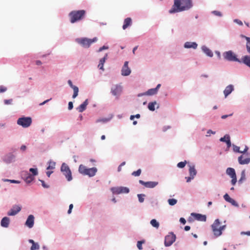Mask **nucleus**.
<instances>
[{
    "label": "nucleus",
    "mask_w": 250,
    "mask_h": 250,
    "mask_svg": "<svg viewBox=\"0 0 250 250\" xmlns=\"http://www.w3.org/2000/svg\"><path fill=\"white\" fill-rule=\"evenodd\" d=\"M192 0H174V3L169 10L170 14H175L188 10L193 7Z\"/></svg>",
    "instance_id": "1"
},
{
    "label": "nucleus",
    "mask_w": 250,
    "mask_h": 250,
    "mask_svg": "<svg viewBox=\"0 0 250 250\" xmlns=\"http://www.w3.org/2000/svg\"><path fill=\"white\" fill-rule=\"evenodd\" d=\"M224 59L229 62H237L243 63L250 68V57L249 55H245L239 59L237 55L232 50L225 51L223 53Z\"/></svg>",
    "instance_id": "2"
},
{
    "label": "nucleus",
    "mask_w": 250,
    "mask_h": 250,
    "mask_svg": "<svg viewBox=\"0 0 250 250\" xmlns=\"http://www.w3.org/2000/svg\"><path fill=\"white\" fill-rule=\"evenodd\" d=\"M86 16L85 10H73L71 11L68 17L70 18V21L71 23H74L83 19Z\"/></svg>",
    "instance_id": "3"
},
{
    "label": "nucleus",
    "mask_w": 250,
    "mask_h": 250,
    "mask_svg": "<svg viewBox=\"0 0 250 250\" xmlns=\"http://www.w3.org/2000/svg\"><path fill=\"white\" fill-rule=\"evenodd\" d=\"M97 168L96 167L88 168L86 166L81 164L79 166L78 168L79 172L83 175H87L89 177L94 176L97 172Z\"/></svg>",
    "instance_id": "4"
},
{
    "label": "nucleus",
    "mask_w": 250,
    "mask_h": 250,
    "mask_svg": "<svg viewBox=\"0 0 250 250\" xmlns=\"http://www.w3.org/2000/svg\"><path fill=\"white\" fill-rule=\"evenodd\" d=\"M221 224V222L219 219H216L213 223L211 225V229L213 232L215 237H218L222 234V231L225 230L227 227L226 225L220 226L219 228L217 227Z\"/></svg>",
    "instance_id": "5"
},
{
    "label": "nucleus",
    "mask_w": 250,
    "mask_h": 250,
    "mask_svg": "<svg viewBox=\"0 0 250 250\" xmlns=\"http://www.w3.org/2000/svg\"><path fill=\"white\" fill-rule=\"evenodd\" d=\"M98 41L97 37H94L92 39H89L86 37L79 38L75 39L76 42L80 44L82 47L85 48H89L91 44L96 42Z\"/></svg>",
    "instance_id": "6"
},
{
    "label": "nucleus",
    "mask_w": 250,
    "mask_h": 250,
    "mask_svg": "<svg viewBox=\"0 0 250 250\" xmlns=\"http://www.w3.org/2000/svg\"><path fill=\"white\" fill-rule=\"evenodd\" d=\"M249 147L245 146V148L243 151H241L242 155H240L238 158V161L240 165H247L250 162V153L248 152Z\"/></svg>",
    "instance_id": "7"
},
{
    "label": "nucleus",
    "mask_w": 250,
    "mask_h": 250,
    "mask_svg": "<svg viewBox=\"0 0 250 250\" xmlns=\"http://www.w3.org/2000/svg\"><path fill=\"white\" fill-rule=\"evenodd\" d=\"M32 120L30 117L22 116L20 117L17 121V124L23 128H27L31 125Z\"/></svg>",
    "instance_id": "8"
},
{
    "label": "nucleus",
    "mask_w": 250,
    "mask_h": 250,
    "mask_svg": "<svg viewBox=\"0 0 250 250\" xmlns=\"http://www.w3.org/2000/svg\"><path fill=\"white\" fill-rule=\"evenodd\" d=\"M61 171L62 173L68 181L69 182L72 180V172L69 166L65 163H63L62 164Z\"/></svg>",
    "instance_id": "9"
},
{
    "label": "nucleus",
    "mask_w": 250,
    "mask_h": 250,
    "mask_svg": "<svg viewBox=\"0 0 250 250\" xmlns=\"http://www.w3.org/2000/svg\"><path fill=\"white\" fill-rule=\"evenodd\" d=\"M176 236L173 232H169L165 237L164 245L166 247L171 246L175 241Z\"/></svg>",
    "instance_id": "10"
},
{
    "label": "nucleus",
    "mask_w": 250,
    "mask_h": 250,
    "mask_svg": "<svg viewBox=\"0 0 250 250\" xmlns=\"http://www.w3.org/2000/svg\"><path fill=\"white\" fill-rule=\"evenodd\" d=\"M110 189L113 194H127L130 191L128 188L122 186L112 187Z\"/></svg>",
    "instance_id": "11"
},
{
    "label": "nucleus",
    "mask_w": 250,
    "mask_h": 250,
    "mask_svg": "<svg viewBox=\"0 0 250 250\" xmlns=\"http://www.w3.org/2000/svg\"><path fill=\"white\" fill-rule=\"evenodd\" d=\"M16 155L13 152H8L1 157L2 161L6 164H10L15 162Z\"/></svg>",
    "instance_id": "12"
},
{
    "label": "nucleus",
    "mask_w": 250,
    "mask_h": 250,
    "mask_svg": "<svg viewBox=\"0 0 250 250\" xmlns=\"http://www.w3.org/2000/svg\"><path fill=\"white\" fill-rule=\"evenodd\" d=\"M21 208L22 207L20 205L15 204L7 212V214L8 216H15L21 210Z\"/></svg>",
    "instance_id": "13"
},
{
    "label": "nucleus",
    "mask_w": 250,
    "mask_h": 250,
    "mask_svg": "<svg viewBox=\"0 0 250 250\" xmlns=\"http://www.w3.org/2000/svg\"><path fill=\"white\" fill-rule=\"evenodd\" d=\"M21 178L27 184H30L35 179V178L32 177L31 174L27 171L22 172Z\"/></svg>",
    "instance_id": "14"
},
{
    "label": "nucleus",
    "mask_w": 250,
    "mask_h": 250,
    "mask_svg": "<svg viewBox=\"0 0 250 250\" xmlns=\"http://www.w3.org/2000/svg\"><path fill=\"white\" fill-rule=\"evenodd\" d=\"M139 183L141 185L144 186L146 188H154L156 186H157L158 185V182H155V181L145 182L142 180H140L139 181Z\"/></svg>",
    "instance_id": "15"
},
{
    "label": "nucleus",
    "mask_w": 250,
    "mask_h": 250,
    "mask_svg": "<svg viewBox=\"0 0 250 250\" xmlns=\"http://www.w3.org/2000/svg\"><path fill=\"white\" fill-rule=\"evenodd\" d=\"M191 216L193 217L195 220L197 221L206 222L207 220V216L206 215L192 212L191 213Z\"/></svg>",
    "instance_id": "16"
},
{
    "label": "nucleus",
    "mask_w": 250,
    "mask_h": 250,
    "mask_svg": "<svg viewBox=\"0 0 250 250\" xmlns=\"http://www.w3.org/2000/svg\"><path fill=\"white\" fill-rule=\"evenodd\" d=\"M34 220L35 217L34 215L32 214L29 215L26 219L25 225L29 229L33 228L34 225Z\"/></svg>",
    "instance_id": "17"
},
{
    "label": "nucleus",
    "mask_w": 250,
    "mask_h": 250,
    "mask_svg": "<svg viewBox=\"0 0 250 250\" xmlns=\"http://www.w3.org/2000/svg\"><path fill=\"white\" fill-rule=\"evenodd\" d=\"M223 198L226 202L231 204V205L235 207H239V206L238 203L235 200L231 198L227 193L224 195Z\"/></svg>",
    "instance_id": "18"
},
{
    "label": "nucleus",
    "mask_w": 250,
    "mask_h": 250,
    "mask_svg": "<svg viewBox=\"0 0 250 250\" xmlns=\"http://www.w3.org/2000/svg\"><path fill=\"white\" fill-rule=\"evenodd\" d=\"M219 141L221 142L225 143L228 148H229L231 146L230 137L229 134H226L223 137L220 138Z\"/></svg>",
    "instance_id": "19"
},
{
    "label": "nucleus",
    "mask_w": 250,
    "mask_h": 250,
    "mask_svg": "<svg viewBox=\"0 0 250 250\" xmlns=\"http://www.w3.org/2000/svg\"><path fill=\"white\" fill-rule=\"evenodd\" d=\"M234 90V85L232 84H229L225 88L223 93L225 98H227Z\"/></svg>",
    "instance_id": "20"
},
{
    "label": "nucleus",
    "mask_w": 250,
    "mask_h": 250,
    "mask_svg": "<svg viewBox=\"0 0 250 250\" xmlns=\"http://www.w3.org/2000/svg\"><path fill=\"white\" fill-rule=\"evenodd\" d=\"M88 99H86L82 104L76 108V110L79 112H83L86 109L87 105L88 104Z\"/></svg>",
    "instance_id": "21"
},
{
    "label": "nucleus",
    "mask_w": 250,
    "mask_h": 250,
    "mask_svg": "<svg viewBox=\"0 0 250 250\" xmlns=\"http://www.w3.org/2000/svg\"><path fill=\"white\" fill-rule=\"evenodd\" d=\"M198 44L196 42H187L184 44L185 48H193L196 49L197 48Z\"/></svg>",
    "instance_id": "22"
},
{
    "label": "nucleus",
    "mask_w": 250,
    "mask_h": 250,
    "mask_svg": "<svg viewBox=\"0 0 250 250\" xmlns=\"http://www.w3.org/2000/svg\"><path fill=\"white\" fill-rule=\"evenodd\" d=\"M10 224V218L8 217L5 216L3 217L0 221V226L5 228L9 227Z\"/></svg>",
    "instance_id": "23"
},
{
    "label": "nucleus",
    "mask_w": 250,
    "mask_h": 250,
    "mask_svg": "<svg viewBox=\"0 0 250 250\" xmlns=\"http://www.w3.org/2000/svg\"><path fill=\"white\" fill-rule=\"evenodd\" d=\"M202 51L208 57H212L213 56V53L212 51L206 45H203L201 47Z\"/></svg>",
    "instance_id": "24"
},
{
    "label": "nucleus",
    "mask_w": 250,
    "mask_h": 250,
    "mask_svg": "<svg viewBox=\"0 0 250 250\" xmlns=\"http://www.w3.org/2000/svg\"><path fill=\"white\" fill-rule=\"evenodd\" d=\"M157 105L156 108L158 109L160 106L156 101L150 102L147 104V108L151 111H154L155 110V105Z\"/></svg>",
    "instance_id": "25"
},
{
    "label": "nucleus",
    "mask_w": 250,
    "mask_h": 250,
    "mask_svg": "<svg viewBox=\"0 0 250 250\" xmlns=\"http://www.w3.org/2000/svg\"><path fill=\"white\" fill-rule=\"evenodd\" d=\"M107 54H105L104 57L100 60L99 63L98 64V67L99 69L102 70L103 71L104 70V65L106 60L107 59Z\"/></svg>",
    "instance_id": "26"
},
{
    "label": "nucleus",
    "mask_w": 250,
    "mask_h": 250,
    "mask_svg": "<svg viewBox=\"0 0 250 250\" xmlns=\"http://www.w3.org/2000/svg\"><path fill=\"white\" fill-rule=\"evenodd\" d=\"M132 24V19L130 18H125L124 20L122 28L124 30L126 29Z\"/></svg>",
    "instance_id": "27"
},
{
    "label": "nucleus",
    "mask_w": 250,
    "mask_h": 250,
    "mask_svg": "<svg viewBox=\"0 0 250 250\" xmlns=\"http://www.w3.org/2000/svg\"><path fill=\"white\" fill-rule=\"evenodd\" d=\"M122 87L120 85H116L115 87L111 89V93L114 95L116 96L122 91Z\"/></svg>",
    "instance_id": "28"
},
{
    "label": "nucleus",
    "mask_w": 250,
    "mask_h": 250,
    "mask_svg": "<svg viewBox=\"0 0 250 250\" xmlns=\"http://www.w3.org/2000/svg\"><path fill=\"white\" fill-rule=\"evenodd\" d=\"M226 174L230 177L236 176V172L234 168L232 167H228L226 169Z\"/></svg>",
    "instance_id": "29"
},
{
    "label": "nucleus",
    "mask_w": 250,
    "mask_h": 250,
    "mask_svg": "<svg viewBox=\"0 0 250 250\" xmlns=\"http://www.w3.org/2000/svg\"><path fill=\"white\" fill-rule=\"evenodd\" d=\"M189 176L194 178V177L197 174V170L195 169L194 165L190 166L189 165Z\"/></svg>",
    "instance_id": "30"
},
{
    "label": "nucleus",
    "mask_w": 250,
    "mask_h": 250,
    "mask_svg": "<svg viewBox=\"0 0 250 250\" xmlns=\"http://www.w3.org/2000/svg\"><path fill=\"white\" fill-rule=\"evenodd\" d=\"M47 167H46L47 170L53 169L55 168L56 162L50 160L47 162Z\"/></svg>",
    "instance_id": "31"
},
{
    "label": "nucleus",
    "mask_w": 250,
    "mask_h": 250,
    "mask_svg": "<svg viewBox=\"0 0 250 250\" xmlns=\"http://www.w3.org/2000/svg\"><path fill=\"white\" fill-rule=\"evenodd\" d=\"M131 72V69L129 68H122L121 70V74L124 76H129Z\"/></svg>",
    "instance_id": "32"
},
{
    "label": "nucleus",
    "mask_w": 250,
    "mask_h": 250,
    "mask_svg": "<svg viewBox=\"0 0 250 250\" xmlns=\"http://www.w3.org/2000/svg\"><path fill=\"white\" fill-rule=\"evenodd\" d=\"M111 118H112V117L99 118L96 120L95 123H98L101 122L103 124H105V123H107V122H109L111 120Z\"/></svg>",
    "instance_id": "33"
},
{
    "label": "nucleus",
    "mask_w": 250,
    "mask_h": 250,
    "mask_svg": "<svg viewBox=\"0 0 250 250\" xmlns=\"http://www.w3.org/2000/svg\"><path fill=\"white\" fill-rule=\"evenodd\" d=\"M29 173L32 177L35 178V176L38 174V170L37 168L31 167L29 168Z\"/></svg>",
    "instance_id": "34"
},
{
    "label": "nucleus",
    "mask_w": 250,
    "mask_h": 250,
    "mask_svg": "<svg viewBox=\"0 0 250 250\" xmlns=\"http://www.w3.org/2000/svg\"><path fill=\"white\" fill-rule=\"evenodd\" d=\"M245 170H243L241 173V178L239 179L238 183L239 185L242 184L244 181L246 180Z\"/></svg>",
    "instance_id": "35"
},
{
    "label": "nucleus",
    "mask_w": 250,
    "mask_h": 250,
    "mask_svg": "<svg viewBox=\"0 0 250 250\" xmlns=\"http://www.w3.org/2000/svg\"><path fill=\"white\" fill-rule=\"evenodd\" d=\"M150 224L153 227L156 229H158L160 226L159 222L155 219H152L151 220Z\"/></svg>",
    "instance_id": "36"
},
{
    "label": "nucleus",
    "mask_w": 250,
    "mask_h": 250,
    "mask_svg": "<svg viewBox=\"0 0 250 250\" xmlns=\"http://www.w3.org/2000/svg\"><path fill=\"white\" fill-rule=\"evenodd\" d=\"M158 92L156 91V89L155 88H150L148 89L146 91V93L148 96H152L157 94Z\"/></svg>",
    "instance_id": "37"
},
{
    "label": "nucleus",
    "mask_w": 250,
    "mask_h": 250,
    "mask_svg": "<svg viewBox=\"0 0 250 250\" xmlns=\"http://www.w3.org/2000/svg\"><path fill=\"white\" fill-rule=\"evenodd\" d=\"M242 37H244L247 41V43H246L247 50L248 53H250V37H247L246 36H242Z\"/></svg>",
    "instance_id": "38"
},
{
    "label": "nucleus",
    "mask_w": 250,
    "mask_h": 250,
    "mask_svg": "<svg viewBox=\"0 0 250 250\" xmlns=\"http://www.w3.org/2000/svg\"><path fill=\"white\" fill-rule=\"evenodd\" d=\"M71 88H72L73 89V91H74L73 92V94L72 95V98L75 99L78 95V93H79V87L77 86H76V85H74Z\"/></svg>",
    "instance_id": "39"
},
{
    "label": "nucleus",
    "mask_w": 250,
    "mask_h": 250,
    "mask_svg": "<svg viewBox=\"0 0 250 250\" xmlns=\"http://www.w3.org/2000/svg\"><path fill=\"white\" fill-rule=\"evenodd\" d=\"M167 202L169 206H173L177 203V200L174 198H170L167 200Z\"/></svg>",
    "instance_id": "40"
},
{
    "label": "nucleus",
    "mask_w": 250,
    "mask_h": 250,
    "mask_svg": "<svg viewBox=\"0 0 250 250\" xmlns=\"http://www.w3.org/2000/svg\"><path fill=\"white\" fill-rule=\"evenodd\" d=\"M187 163V162L186 160H185L184 161L180 162L177 164V167L178 168H183L185 167Z\"/></svg>",
    "instance_id": "41"
},
{
    "label": "nucleus",
    "mask_w": 250,
    "mask_h": 250,
    "mask_svg": "<svg viewBox=\"0 0 250 250\" xmlns=\"http://www.w3.org/2000/svg\"><path fill=\"white\" fill-rule=\"evenodd\" d=\"M145 240H140L137 242V247L139 250H142L143 249L142 244L145 243Z\"/></svg>",
    "instance_id": "42"
},
{
    "label": "nucleus",
    "mask_w": 250,
    "mask_h": 250,
    "mask_svg": "<svg viewBox=\"0 0 250 250\" xmlns=\"http://www.w3.org/2000/svg\"><path fill=\"white\" fill-rule=\"evenodd\" d=\"M137 197L138 198V200L140 203H143L145 200V197H146V195L145 194H138Z\"/></svg>",
    "instance_id": "43"
},
{
    "label": "nucleus",
    "mask_w": 250,
    "mask_h": 250,
    "mask_svg": "<svg viewBox=\"0 0 250 250\" xmlns=\"http://www.w3.org/2000/svg\"><path fill=\"white\" fill-rule=\"evenodd\" d=\"M39 249H40V245L37 242H36V243L33 244V245H32V246L30 248V250H39Z\"/></svg>",
    "instance_id": "44"
},
{
    "label": "nucleus",
    "mask_w": 250,
    "mask_h": 250,
    "mask_svg": "<svg viewBox=\"0 0 250 250\" xmlns=\"http://www.w3.org/2000/svg\"><path fill=\"white\" fill-rule=\"evenodd\" d=\"M141 172H142V170H141V169L139 168L138 170H137L136 171H133L131 175L135 177H138L141 175Z\"/></svg>",
    "instance_id": "45"
},
{
    "label": "nucleus",
    "mask_w": 250,
    "mask_h": 250,
    "mask_svg": "<svg viewBox=\"0 0 250 250\" xmlns=\"http://www.w3.org/2000/svg\"><path fill=\"white\" fill-rule=\"evenodd\" d=\"M211 13L216 16H218V17H221L223 16V14L222 13V12H221L220 11H217V10L212 11L211 12Z\"/></svg>",
    "instance_id": "46"
},
{
    "label": "nucleus",
    "mask_w": 250,
    "mask_h": 250,
    "mask_svg": "<svg viewBox=\"0 0 250 250\" xmlns=\"http://www.w3.org/2000/svg\"><path fill=\"white\" fill-rule=\"evenodd\" d=\"M232 146H233V151L235 152L239 153H241V151L240 150V147L239 146H236L235 145H233Z\"/></svg>",
    "instance_id": "47"
},
{
    "label": "nucleus",
    "mask_w": 250,
    "mask_h": 250,
    "mask_svg": "<svg viewBox=\"0 0 250 250\" xmlns=\"http://www.w3.org/2000/svg\"><path fill=\"white\" fill-rule=\"evenodd\" d=\"M231 178V180L230 181V183L232 186L235 185L237 180V176H234L232 177H230Z\"/></svg>",
    "instance_id": "48"
},
{
    "label": "nucleus",
    "mask_w": 250,
    "mask_h": 250,
    "mask_svg": "<svg viewBox=\"0 0 250 250\" xmlns=\"http://www.w3.org/2000/svg\"><path fill=\"white\" fill-rule=\"evenodd\" d=\"M39 181H40L42 183V186L43 188H49V186L47 184H46L44 181L42 180H41V179H39Z\"/></svg>",
    "instance_id": "49"
},
{
    "label": "nucleus",
    "mask_w": 250,
    "mask_h": 250,
    "mask_svg": "<svg viewBox=\"0 0 250 250\" xmlns=\"http://www.w3.org/2000/svg\"><path fill=\"white\" fill-rule=\"evenodd\" d=\"M108 48H109L108 46L104 45L103 46L99 48V49L98 50V52H100L103 51L104 50L108 49Z\"/></svg>",
    "instance_id": "50"
},
{
    "label": "nucleus",
    "mask_w": 250,
    "mask_h": 250,
    "mask_svg": "<svg viewBox=\"0 0 250 250\" xmlns=\"http://www.w3.org/2000/svg\"><path fill=\"white\" fill-rule=\"evenodd\" d=\"M12 101H13L12 99H5V100H4V104L6 105L10 104H12Z\"/></svg>",
    "instance_id": "51"
},
{
    "label": "nucleus",
    "mask_w": 250,
    "mask_h": 250,
    "mask_svg": "<svg viewBox=\"0 0 250 250\" xmlns=\"http://www.w3.org/2000/svg\"><path fill=\"white\" fill-rule=\"evenodd\" d=\"M125 162H123L120 164V165L118 166L117 171L118 172H120L121 171L122 167L123 166H125Z\"/></svg>",
    "instance_id": "52"
},
{
    "label": "nucleus",
    "mask_w": 250,
    "mask_h": 250,
    "mask_svg": "<svg viewBox=\"0 0 250 250\" xmlns=\"http://www.w3.org/2000/svg\"><path fill=\"white\" fill-rule=\"evenodd\" d=\"M7 90V88L3 85L0 86V93H3Z\"/></svg>",
    "instance_id": "53"
},
{
    "label": "nucleus",
    "mask_w": 250,
    "mask_h": 250,
    "mask_svg": "<svg viewBox=\"0 0 250 250\" xmlns=\"http://www.w3.org/2000/svg\"><path fill=\"white\" fill-rule=\"evenodd\" d=\"M73 108V103L72 102H69L68 104V109L69 110H72Z\"/></svg>",
    "instance_id": "54"
},
{
    "label": "nucleus",
    "mask_w": 250,
    "mask_h": 250,
    "mask_svg": "<svg viewBox=\"0 0 250 250\" xmlns=\"http://www.w3.org/2000/svg\"><path fill=\"white\" fill-rule=\"evenodd\" d=\"M233 21L234 22L237 23L239 25H243L242 21H240V20H239V19H234Z\"/></svg>",
    "instance_id": "55"
},
{
    "label": "nucleus",
    "mask_w": 250,
    "mask_h": 250,
    "mask_svg": "<svg viewBox=\"0 0 250 250\" xmlns=\"http://www.w3.org/2000/svg\"><path fill=\"white\" fill-rule=\"evenodd\" d=\"M181 224L185 225L186 223V220L184 217H181L179 219Z\"/></svg>",
    "instance_id": "56"
},
{
    "label": "nucleus",
    "mask_w": 250,
    "mask_h": 250,
    "mask_svg": "<svg viewBox=\"0 0 250 250\" xmlns=\"http://www.w3.org/2000/svg\"><path fill=\"white\" fill-rule=\"evenodd\" d=\"M171 126L170 125H165L163 127L162 130L163 132H166L167 129H170Z\"/></svg>",
    "instance_id": "57"
},
{
    "label": "nucleus",
    "mask_w": 250,
    "mask_h": 250,
    "mask_svg": "<svg viewBox=\"0 0 250 250\" xmlns=\"http://www.w3.org/2000/svg\"><path fill=\"white\" fill-rule=\"evenodd\" d=\"M194 178L189 176L188 177H186L185 179H186V181L187 183L190 182L192 180H193Z\"/></svg>",
    "instance_id": "58"
},
{
    "label": "nucleus",
    "mask_w": 250,
    "mask_h": 250,
    "mask_svg": "<svg viewBox=\"0 0 250 250\" xmlns=\"http://www.w3.org/2000/svg\"><path fill=\"white\" fill-rule=\"evenodd\" d=\"M9 183L12 184H20L21 183V181L19 180L11 179L10 181H9Z\"/></svg>",
    "instance_id": "59"
},
{
    "label": "nucleus",
    "mask_w": 250,
    "mask_h": 250,
    "mask_svg": "<svg viewBox=\"0 0 250 250\" xmlns=\"http://www.w3.org/2000/svg\"><path fill=\"white\" fill-rule=\"evenodd\" d=\"M52 100V98H50L49 99H47L46 100H45L44 101H43V102L40 103L39 104L40 105H44L45 104L47 103L48 102H49L50 101H51Z\"/></svg>",
    "instance_id": "60"
},
{
    "label": "nucleus",
    "mask_w": 250,
    "mask_h": 250,
    "mask_svg": "<svg viewBox=\"0 0 250 250\" xmlns=\"http://www.w3.org/2000/svg\"><path fill=\"white\" fill-rule=\"evenodd\" d=\"M232 115H233L232 113L229 114V115H223L221 116V118L222 119H225L227 118L228 117H230V116H232Z\"/></svg>",
    "instance_id": "61"
},
{
    "label": "nucleus",
    "mask_w": 250,
    "mask_h": 250,
    "mask_svg": "<svg viewBox=\"0 0 250 250\" xmlns=\"http://www.w3.org/2000/svg\"><path fill=\"white\" fill-rule=\"evenodd\" d=\"M151 204L152 205V206L153 207L154 206H158V202L156 200H155L151 201Z\"/></svg>",
    "instance_id": "62"
},
{
    "label": "nucleus",
    "mask_w": 250,
    "mask_h": 250,
    "mask_svg": "<svg viewBox=\"0 0 250 250\" xmlns=\"http://www.w3.org/2000/svg\"><path fill=\"white\" fill-rule=\"evenodd\" d=\"M241 235H247L248 236H250V231H242L241 232Z\"/></svg>",
    "instance_id": "63"
},
{
    "label": "nucleus",
    "mask_w": 250,
    "mask_h": 250,
    "mask_svg": "<svg viewBox=\"0 0 250 250\" xmlns=\"http://www.w3.org/2000/svg\"><path fill=\"white\" fill-rule=\"evenodd\" d=\"M27 148V147L25 145H22L21 147H20V149L22 151H25Z\"/></svg>",
    "instance_id": "64"
}]
</instances>
